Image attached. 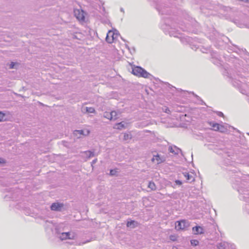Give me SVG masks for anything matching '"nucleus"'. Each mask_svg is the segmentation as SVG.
<instances>
[{"label": "nucleus", "mask_w": 249, "mask_h": 249, "mask_svg": "<svg viewBox=\"0 0 249 249\" xmlns=\"http://www.w3.org/2000/svg\"><path fill=\"white\" fill-rule=\"evenodd\" d=\"M219 33L215 30H213L212 32V35H210V39L213 41H217L218 38H219Z\"/></svg>", "instance_id": "f3484780"}, {"label": "nucleus", "mask_w": 249, "mask_h": 249, "mask_svg": "<svg viewBox=\"0 0 249 249\" xmlns=\"http://www.w3.org/2000/svg\"><path fill=\"white\" fill-rule=\"evenodd\" d=\"M74 16L76 18L80 21L85 20L84 12L82 10L75 9L74 10Z\"/></svg>", "instance_id": "0eeeda50"}, {"label": "nucleus", "mask_w": 249, "mask_h": 249, "mask_svg": "<svg viewBox=\"0 0 249 249\" xmlns=\"http://www.w3.org/2000/svg\"><path fill=\"white\" fill-rule=\"evenodd\" d=\"M228 246V243L226 242H222L217 244V247L218 249H226Z\"/></svg>", "instance_id": "6ab92c4d"}, {"label": "nucleus", "mask_w": 249, "mask_h": 249, "mask_svg": "<svg viewBox=\"0 0 249 249\" xmlns=\"http://www.w3.org/2000/svg\"><path fill=\"white\" fill-rule=\"evenodd\" d=\"M183 176L186 178L187 182L191 183L195 181V178L192 175L187 172H184L182 173Z\"/></svg>", "instance_id": "ddd939ff"}, {"label": "nucleus", "mask_w": 249, "mask_h": 249, "mask_svg": "<svg viewBox=\"0 0 249 249\" xmlns=\"http://www.w3.org/2000/svg\"><path fill=\"white\" fill-rule=\"evenodd\" d=\"M104 117L110 120H112V114H111V112H105L103 115Z\"/></svg>", "instance_id": "aec40b11"}, {"label": "nucleus", "mask_w": 249, "mask_h": 249, "mask_svg": "<svg viewBox=\"0 0 249 249\" xmlns=\"http://www.w3.org/2000/svg\"><path fill=\"white\" fill-rule=\"evenodd\" d=\"M165 27H162V29L164 30H167L170 36L178 37V34L177 33H174V31H172V28L170 25H167V23H165Z\"/></svg>", "instance_id": "f8f14e48"}, {"label": "nucleus", "mask_w": 249, "mask_h": 249, "mask_svg": "<svg viewBox=\"0 0 249 249\" xmlns=\"http://www.w3.org/2000/svg\"><path fill=\"white\" fill-rule=\"evenodd\" d=\"M5 117V114L1 112H0V122H2L4 120V117Z\"/></svg>", "instance_id": "7c9ffc66"}, {"label": "nucleus", "mask_w": 249, "mask_h": 249, "mask_svg": "<svg viewBox=\"0 0 249 249\" xmlns=\"http://www.w3.org/2000/svg\"><path fill=\"white\" fill-rule=\"evenodd\" d=\"M168 149L170 153L175 155H178L180 152H181V149L177 147L176 146H174V147L170 146L169 147Z\"/></svg>", "instance_id": "dca6fc26"}, {"label": "nucleus", "mask_w": 249, "mask_h": 249, "mask_svg": "<svg viewBox=\"0 0 249 249\" xmlns=\"http://www.w3.org/2000/svg\"><path fill=\"white\" fill-rule=\"evenodd\" d=\"M132 73L137 76L149 78L151 75L140 66L132 68Z\"/></svg>", "instance_id": "20e7f679"}, {"label": "nucleus", "mask_w": 249, "mask_h": 249, "mask_svg": "<svg viewBox=\"0 0 249 249\" xmlns=\"http://www.w3.org/2000/svg\"><path fill=\"white\" fill-rule=\"evenodd\" d=\"M90 241H91L90 239H89V240L88 239V240L82 241H82H77L76 245H78V246H81V245H83L86 243H87L90 242Z\"/></svg>", "instance_id": "a878e982"}, {"label": "nucleus", "mask_w": 249, "mask_h": 249, "mask_svg": "<svg viewBox=\"0 0 249 249\" xmlns=\"http://www.w3.org/2000/svg\"><path fill=\"white\" fill-rule=\"evenodd\" d=\"M229 174L231 176V181L237 186L235 187L239 193L240 199L247 202L245 209L249 213V187L245 184L249 183V175L241 176V174L240 172H234L232 171H230Z\"/></svg>", "instance_id": "f257e3e1"}, {"label": "nucleus", "mask_w": 249, "mask_h": 249, "mask_svg": "<svg viewBox=\"0 0 249 249\" xmlns=\"http://www.w3.org/2000/svg\"><path fill=\"white\" fill-rule=\"evenodd\" d=\"M166 160L165 157L164 156H160L159 154H157L156 155H154L151 160L153 162H154L155 160L156 161L157 164H160L162 162H163Z\"/></svg>", "instance_id": "6e6552de"}, {"label": "nucleus", "mask_w": 249, "mask_h": 249, "mask_svg": "<svg viewBox=\"0 0 249 249\" xmlns=\"http://www.w3.org/2000/svg\"><path fill=\"white\" fill-rule=\"evenodd\" d=\"M194 234H202L204 233L203 228L199 226H196L192 229Z\"/></svg>", "instance_id": "2eb2a0df"}, {"label": "nucleus", "mask_w": 249, "mask_h": 249, "mask_svg": "<svg viewBox=\"0 0 249 249\" xmlns=\"http://www.w3.org/2000/svg\"><path fill=\"white\" fill-rule=\"evenodd\" d=\"M191 245L196 246L198 245L199 242L197 240L193 239L190 241Z\"/></svg>", "instance_id": "cd10ccee"}, {"label": "nucleus", "mask_w": 249, "mask_h": 249, "mask_svg": "<svg viewBox=\"0 0 249 249\" xmlns=\"http://www.w3.org/2000/svg\"><path fill=\"white\" fill-rule=\"evenodd\" d=\"M97 161V159H95L94 160H92L91 162V165L92 166L93 164H95Z\"/></svg>", "instance_id": "4c0bfd02"}, {"label": "nucleus", "mask_w": 249, "mask_h": 249, "mask_svg": "<svg viewBox=\"0 0 249 249\" xmlns=\"http://www.w3.org/2000/svg\"><path fill=\"white\" fill-rule=\"evenodd\" d=\"M59 237L61 240L75 239L77 237V235L74 232H66L61 233Z\"/></svg>", "instance_id": "39448f33"}, {"label": "nucleus", "mask_w": 249, "mask_h": 249, "mask_svg": "<svg viewBox=\"0 0 249 249\" xmlns=\"http://www.w3.org/2000/svg\"><path fill=\"white\" fill-rule=\"evenodd\" d=\"M227 130V128L225 126L219 124L218 130L217 131H219L221 132H225Z\"/></svg>", "instance_id": "4be33fe9"}, {"label": "nucleus", "mask_w": 249, "mask_h": 249, "mask_svg": "<svg viewBox=\"0 0 249 249\" xmlns=\"http://www.w3.org/2000/svg\"><path fill=\"white\" fill-rule=\"evenodd\" d=\"M86 110V112L88 113H94L95 112V109L92 107H86L83 108V110Z\"/></svg>", "instance_id": "412c9836"}, {"label": "nucleus", "mask_w": 249, "mask_h": 249, "mask_svg": "<svg viewBox=\"0 0 249 249\" xmlns=\"http://www.w3.org/2000/svg\"><path fill=\"white\" fill-rule=\"evenodd\" d=\"M115 172H116L115 170L111 169L110 170V175H115Z\"/></svg>", "instance_id": "e433bc0d"}, {"label": "nucleus", "mask_w": 249, "mask_h": 249, "mask_svg": "<svg viewBox=\"0 0 249 249\" xmlns=\"http://www.w3.org/2000/svg\"><path fill=\"white\" fill-rule=\"evenodd\" d=\"M196 51L199 50L203 53H210L211 55V61L212 62L218 66L222 65L221 60V57L217 53L215 52L211 51L210 48H205L203 46H198L196 47V45H194Z\"/></svg>", "instance_id": "7ed1b4c3"}, {"label": "nucleus", "mask_w": 249, "mask_h": 249, "mask_svg": "<svg viewBox=\"0 0 249 249\" xmlns=\"http://www.w3.org/2000/svg\"><path fill=\"white\" fill-rule=\"evenodd\" d=\"M63 204L58 202L53 203L51 206V209L52 211L61 212L62 211Z\"/></svg>", "instance_id": "1a4fd4ad"}, {"label": "nucleus", "mask_w": 249, "mask_h": 249, "mask_svg": "<svg viewBox=\"0 0 249 249\" xmlns=\"http://www.w3.org/2000/svg\"><path fill=\"white\" fill-rule=\"evenodd\" d=\"M224 153L225 154H228V152H226V150H224Z\"/></svg>", "instance_id": "37998d69"}, {"label": "nucleus", "mask_w": 249, "mask_h": 249, "mask_svg": "<svg viewBox=\"0 0 249 249\" xmlns=\"http://www.w3.org/2000/svg\"><path fill=\"white\" fill-rule=\"evenodd\" d=\"M111 113L112 114V119L116 120L118 118V113L116 111H112Z\"/></svg>", "instance_id": "c85d7f7f"}, {"label": "nucleus", "mask_w": 249, "mask_h": 249, "mask_svg": "<svg viewBox=\"0 0 249 249\" xmlns=\"http://www.w3.org/2000/svg\"><path fill=\"white\" fill-rule=\"evenodd\" d=\"M247 134L249 135V133H248Z\"/></svg>", "instance_id": "c03bdc74"}, {"label": "nucleus", "mask_w": 249, "mask_h": 249, "mask_svg": "<svg viewBox=\"0 0 249 249\" xmlns=\"http://www.w3.org/2000/svg\"><path fill=\"white\" fill-rule=\"evenodd\" d=\"M6 163V160L3 158H0V164H4Z\"/></svg>", "instance_id": "72a5a7b5"}, {"label": "nucleus", "mask_w": 249, "mask_h": 249, "mask_svg": "<svg viewBox=\"0 0 249 249\" xmlns=\"http://www.w3.org/2000/svg\"><path fill=\"white\" fill-rule=\"evenodd\" d=\"M16 64V63L15 62H11V64H10L9 65V68L12 69H14V67H15V65Z\"/></svg>", "instance_id": "2f4dec72"}, {"label": "nucleus", "mask_w": 249, "mask_h": 249, "mask_svg": "<svg viewBox=\"0 0 249 249\" xmlns=\"http://www.w3.org/2000/svg\"><path fill=\"white\" fill-rule=\"evenodd\" d=\"M135 222L133 220H131L130 221H128L126 224V226L128 227L134 228L135 227Z\"/></svg>", "instance_id": "393cba45"}, {"label": "nucleus", "mask_w": 249, "mask_h": 249, "mask_svg": "<svg viewBox=\"0 0 249 249\" xmlns=\"http://www.w3.org/2000/svg\"><path fill=\"white\" fill-rule=\"evenodd\" d=\"M175 183L176 185H180L182 184V181L179 180H176Z\"/></svg>", "instance_id": "f704fd0d"}, {"label": "nucleus", "mask_w": 249, "mask_h": 249, "mask_svg": "<svg viewBox=\"0 0 249 249\" xmlns=\"http://www.w3.org/2000/svg\"><path fill=\"white\" fill-rule=\"evenodd\" d=\"M81 153L84 155V157L87 159V160L97 156V154H95L94 151H91L90 150L86 151L84 152H82Z\"/></svg>", "instance_id": "4468645a"}, {"label": "nucleus", "mask_w": 249, "mask_h": 249, "mask_svg": "<svg viewBox=\"0 0 249 249\" xmlns=\"http://www.w3.org/2000/svg\"><path fill=\"white\" fill-rule=\"evenodd\" d=\"M148 187L150 188L152 190H156V186L153 182H149L148 183Z\"/></svg>", "instance_id": "bb28decb"}, {"label": "nucleus", "mask_w": 249, "mask_h": 249, "mask_svg": "<svg viewBox=\"0 0 249 249\" xmlns=\"http://www.w3.org/2000/svg\"><path fill=\"white\" fill-rule=\"evenodd\" d=\"M131 135L129 133H124V140L128 141L131 139Z\"/></svg>", "instance_id": "b1692460"}, {"label": "nucleus", "mask_w": 249, "mask_h": 249, "mask_svg": "<svg viewBox=\"0 0 249 249\" xmlns=\"http://www.w3.org/2000/svg\"><path fill=\"white\" fill-rule=\"evenodd\" d=\"M185 39H186V41L187 42H189L190 41V38H185Z\"/></svg>", "instance_id": "a19ab883"}, {"label": "nucleus", "mask_w": 249, "mask_h": 249, "mask_svg": "<svg viewBox=\"0 0 249 249\" xmlns=\"http://www.w3.org/2000/svg\"><path fill=\"white\" fill-rule=\"evenodd\" d=\"M188 226V223L185 220L177 221L176 223V229L177 230H184Z\"/></svg>", "instance_id": "423d86ee"}, {"label": "nucleus", "mask_w": 249, "mask_h": 249, "mask_svg": "<svg viewBox=\"0 0 249 249\" xmlns=\"http://www.w3.org/2000/svg\"><path fill=\"white\" fill-rule=\"evenodd\" d=\"M4 198L6 200H8V198H11L12 199V200H14L16 198L15 197V196H14V195H13L12 196H9L8 195H5V197H4Z\"/></svg>", "instance_id": "c756f323"}, {"label": "nucleus", "mask_w": 249, "mask_h": 249, "mask_svg": "<svg viewBox=\"0 0 249 249\" xmlns=\"http://www.w3.org/2000/svg\"><path fill=\"white\" fill-rule=\"evenodd\" d=\"M74 135L80 138L81 135L87 136L89 134V130H76L73 132Z\"/></svg>", "instance_id": "9d476101"}, {"label": "nucleus", "mask_w": 249, "mask_h": 249, "mask_svg": "<svg viewBox=\"0 0 249 249\" xmlns=\"http://www.w3.org/2000/svg\"><path fill=\"white\" fill-rule=\"evenodd\" d=\"M165 112L168 113V114H169L170 113V109L168 108H166L165 110Z\"/></svg>", "instance_id": "58836bf2"}, {"label": "nucleus", "mask_w": 249, "mask_h": 249, "mask_svg": "<svg viewBox=\"0 0 249 249\" xmlns=\"http://www.w3.org/2000/svg\"><path fill=\"white\" fill-rule=\"evenodd\" d=\"M210 124L213 127L214 130L217 131L218 130L219 124L211 122Z\"/></svg>", "instance_id": "5701e85b"}, {"label": "nucleus", "mask_w": 249, "mask_h": 249, "mask_svg": "<svg viewBox=\"0 0 249 249\" xmlns=\"http://www.w3.org/2000/svg\"><path fill=\"white\" fill-rule=\"evenodd\" d=\"M223 75L227 76L229 81L232 85L239 89H245L249 88V75L244 72V74L237 73L235 75L232 71L225 69L223 71Z\"/></svg>", "instance_id": "f03ea898"}, {"label": "nucleus", "mask_w": 249, "mask_h": 249, "mask_svg": "<svg viewBox=\"0 0 249 249\" xmlns=\"http://www.w3.org/2000/svg\"><path fill=\"white\" fill-rule=\"evenodd\" d=\"M115 34L114 33H113L111 31H109L107 35V36L106 38L107 42L109 43H111L113 41L115 38L116 37H115Z\"/></svg>", "instance_id": "9b49d317"}, {"label": "nucleus", "mask_w": 249, "mask_h": 249, "mask_svg": "<svg viewBox=\"0 0 249 249\" xmlns=\"http://www.w3.org/2000/svg\"><path fill=\"white\" fill-rule=\"evenodd\" d=\"M120 10H121V12H124V10L123 8H121Z\"/></svg>", "instance_id": "79ce46f5"}, {"label": "nucleus", "mask_w": 249, "mask_h": 249, "mask_svg": "<svg viewBox=\"0 0 249 249\" xmlns=\"http://www.w3.org/2000/svg\"><path fill=\"white\" fill-rule=\"evenodd\" d=\"M195 96L198 99H200V101L201 102L200 103V104L201 105H205L206 106L205 103L201 99H200V97L198 96H197L196 95H195Z\"/></svg>", "instance_id": "473e14b6"}, {"label": "nucleus", "mask_w": 249, "mask_h": 249, "mask_svg": "<svg viewBox=\"0 0 249 249\" xmlns=\"http://www.w3.org/2000/svg\"><path fill=\"white\" fill-rule=\"evenodd\" d=\"M127 124L123 121L120 123H117L115 124V128L118 129H122L123 128H124L126 127Z\"/></svg>", "instance_id": "a211bd4d"}, {"label": "nucleus", "mask_w": 249, "mask_h": 249, "mask_svg": "<svg viewBox=\"0 0 249 249\" xmlns=\"http://www.w3.org/2000/svg\"><path fill=\"white\" fill-rule=\"evenodd\" d=\"M217 114L219 116H220V117H223L224 116L223 113L222 112H220V111H217Z\"/></svg>", "instance_id": "c9c22d12"}, {"label": "nucleus", "mask_w": 249, "mask_h": 249, "mask_svg": "<svg viewBox=\"0 0 249 249\" xmlns=\"http://www.w3.org/2000/svg\"><path fill=\"white\" fill-rule=\"evenodd\" d=\"M179 28L180 29H181L183 31H187V29H186L185 28H183V27H179Z\"/></svg>", "instance_id": "ea45409f"}]
</instances>
